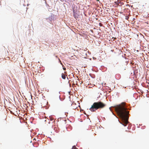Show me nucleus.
<instances>
[{"label":"nucleus","mask_w":149,"mask_h":149,"mask_svg":"<svg viewBox=\"0 0 149 149\" xmlns=\"http://www.w3.org/2000/svg\"><path fill=\"white\" fill-rule=\"evenodd\" d=\"M125 103H122L121 104L114 107V109L118 115L120 117L124 122L123 124L124 126H126L128 123L129 111L127 110L125 106Z\"/></svg>","instance_id":"obj_1"},{"label":"nucleus","mask_w":149,"mask_h":149,"mask_svg":"<svg viewBox=\"0 0 149 149\" xmlns=\"http://www.w3.org/2000/svg\"><path fill=\"white\" fill-rule=\"evenodd\" d=\"M105 106L106 104L101 102H95L93 103L89 109L92 112H95L98 109H102Z\"/></svg>","instance_id":"obj_2"},{"label":"nucleus","mask_w":149,"mask_h":149,"mask_svg":"<svg viewBox=\"0 0 149 149\" xmlns=\"http://www.w3.org/2000/svg\"><path fill=\"white\" fill-rule=\"evenodd\" d=\"M62 77L63 79H65L66 77L63 73H62L61 74Z\"/></svg>","instance_id":"obj_3"},{"label":"nucleus","mask_w":149,"mask_h":149,"mask_svg":"<svg viewBox=\"0 0 149 149\" xmlns=\"http://www.w3.org/2000/svg\"><path fill=\"white\" fill-rule=\"evenodd\" d=\"M49 118L50 120L51 121H52L54 120V118H53L52 116H50Z\"/></svg>","instance_id":"obj_4"},{"label":"nucleus","mask_w":149,"mask_h":149,"mask_svg":"<svg viewBox=\"0 0 149 149\" xmlns=\"http://www.w3.org/2000/svg\"><path fill=\"white\" fill-rule=\"evenodd\" d=\"M72 149H77V148H76V147L74 146H73Z\"/></svg>","instance_id":"obj_5"},{"label":"nucleus","mask_w":149,"mask_h":149,"mask_svg":"<svg viewBox=\"0 0 149 149\" xmlns=\"http://www.w3.org/2000/svg\"><path fill=\"white\" fill-rule=\"evenodd\" d=\"M129 16H125V19H126L128 20V19H129Z\"/></svg>","instance_id":"obj_6"},{"label":"nucleus","mask_w":149,"mask_h":149,"mask_svg":"<svg viewBox=\"0 0 149 149\" xmlns=\"http://www.w3.org/2000/svg\"><path fill=\"white\" fill-rule=\"evenodd\" d=\"M63 70H66V68H63Z\"/></svg>","instance_id":"obj_7"},{"label":"nucleus","mask_w":149,"mask_h":149,"mask_svg":"<svg viewBox=\"0 0 149 149\" xmlns=\"http://www.w3.org/2000/svg\"><path fill=\"white\" fill-rule=\"evenodd\" d=\"M59 61H60V62H61V65H62V63H61V61L59 59Z\"/></svg>","instance_id":"obj_8"},{"label":"nucleus","mask_w":149,"mask_h":149,"mask_svg":"<svg viewBox=\"0 0 149 149\" xmlns=\"http://www.w3.org/2000/svg\"><path fill=\"white\" fill-rule=\"evenodd\" d=\"M6 118H5V120H6Z\"/></svg>","instance_id":"obj_9"},{"label":"nucleus","mask_w":149,"mask_h":149,"mask_svg":"<svg viewBox=\"0 0 149 149\" xmlns=\"http://www.w3.org/2000/svg\"><path fill=\"white\" fill-rule=\"evenodd\" d=\"M99 0H97V1H99Z\"/></svg>","instance_id":"obj_10"}]
</instances>
